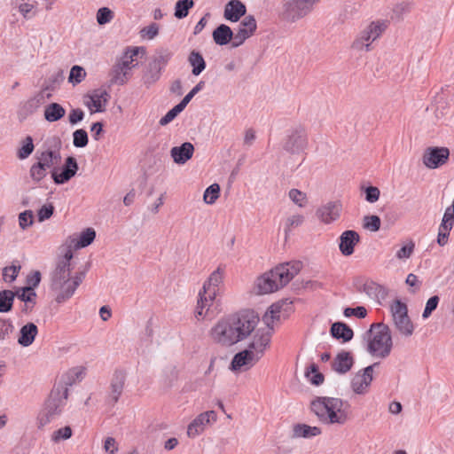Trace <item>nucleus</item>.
Listing matches in <instances>:
<instances>
[{
  "label": "nucleus",
  "instance_id": "obj_1",
  "mask_svg": "<svg viewBox=\"0 0 454 454\" xmlns=\"http://www.w3.org/2000/svg\"><path fill=\"white\" fill-rule=\"evenodd\" d=\"M259 323L258 315L252 309H244L231 315L212 327L213 340L223 347H231L247 339Z\"/></svg>",
  "mask_w": 454,
  "mask_h": 454
},
{
  "label": "nucleus",
  "instance_id": "obj_2",
  "mask_svg": "<svg viewBox=\"0 0 454 454\" xmlns=\"http://www.w3.org/2000/svg\"><path fill=\"white\" fill-rule=\"evenodd\" d=\"M349 403L337 397L317 396L310 403V411L325 425H344L348 420Z\"/></svg>",
  "mask_w": 454,
  "mask_h": 454
},
{
  "label": "nucleus",
  "instance_id": "obj_3",
  "mask_svg": "<svg viewBox=\"0 0 454 454\" xmlns=\"http://www.w3.org/2000/svg\"><path fill=\"white\" fill-rule=\"evenodd\" d=\"M301 269V262L280 263L256 280L258 294L276 292L286 286Z\"/></svg>",
  "mask_w": 454,
  "mask_h": 454
},
{
  "label": "nucleus",
  "instance_id": "obj_4",
  "mask_svg": "<svg viewBox=\"0 0 454 454\" xmlns=\"http://www.w3.org/2000/svg\"><path fill=\"white\" fill-rule=\"evenodd\" d=\"M367 339V351L375 356L386 358L389 356L393 342L389 327L383 323H374L364 334Z\"/></svg>",
  "mask_w": 454,
  "mask_h": 454
},
{
  "label": "nucleus",
  "instance_id": "obj_5",
  "mask_svg": "<svg viewBox=\"0 0 454 454\" xmlns=\"http://www.w3.org/2000/svg\"><path fill=\"white\" fill-rule=\"evenodd\" d=\"M172 56L173 52L168 48H160L155 51L143 71L142 81L146 88H150L160 80L162 71Z\"/></svg>",
  "mask_w": 454,
  "mask_h": 454
},
{
  "label": "nucleus",
  "instance_id": "obj_6",
  "mask_svg": "<svg viewBox=\"0 0 454 454\" xmlns=\"http://www.w3.org/2000/svg\"><path fill=\"white\" fill-rule=\"evenodd\" d=\"M67 396L62 395L58 388L51 389L48 398L37 416L38 427L42 428L56 420L62 413Z\"/></svg>",
  "mask_w": 454,
  "mask_h": 454
},
{
  "label": "nucleus",
  "instance_id": "obj_7",
  "mask_svg": "<svg viewBox=\"0 0 454 454\" xmlns=\"http://www.w3.org/2000/svg\"><path fill=\"white\" fill-rule=\"evenodd\" d=\"M44 146L45 149L36 151L35 158L47 170L52 169L61 161V140L59 137H52L44 143Z\"/></svg>",
  "mask_w": 454,
  "mask_h": 454
},
{
  "label": "nucleus",
  "instance_id": "obj_8",
  "mask_svg": "<svg viewBox=\"0 0 454 454\" xmlns=\"http://www.w3.org/2000/svg\"><path fill=\"white\" fill-rule=\"evenodd\" d=\"M319 0H285L283 4V18L294 22L308 15L313 5Z\"/></svg>",
  "mask_w": 454,
  "mask_h": 454
},
{
  "label": "nucleus",
  "instance_id": "obj_9",
  "mask_svg": "<svg viewBox=\"0 0 454 454\" xmlns=\"http://www.w3.org/2000/svg\"><path fill=\"white\" fill-rule=\"evenodd\" d=\"M308 145L307 132L302 127H297L291 130L284 140L283 149L291 154H300Z\"/></svg>",
  "mask_w": 454,
  "mask_h": 454
},
{
  "label": "nucleus",
  "instance_id": "obj_10",
  "mask_svg": "<svg viewBox=\"0 0 454 454\" xmlns=\"http://www.w3.org/2000/svg\"><path fill=\"white\" fill-rule=\"evenodd\" d=\"M79 166L77 160L73 156L66 158L64 164L61 168L58 165L50 170L53 182L59 185L67 183L71 180L77 173Z\"/></svg>",
  "mask_w": 454,
  "mask_h": 454
},
{
  "label": "nucleus",
  "instance_id": "obj_11",
  "mask_svg": "<svg viewBox=\"0 0 454 454\" xmlns=\"http://www.w3.org/2000/svg\"><path fill=\"white\" fill-rule=\"evenodd\" d=\"M127 373L122 369H115L110 380L109 393L106 396L105 402L107 405L114 407L119 401L122 394Z\"/></svg>",
  "mask_w": 454,
  "mask_h": 454
},
{
  "label": "nucleus",
  "instance_id": "obj_12",
  "mask_svg": "<svg viewBox=\"0 0 454 454\" xmlns=\"http://www.w3.org/2000/svg\"><path fill=\"white\" fill-rule=\"evenodd\" d=\"M450 158V150L447 147H427L423 153V163L430 168L435 169L444 165Z\"/></svg>",
  "mask_w": 454,
  "mask_h": 454
},
{
  "label": "nucleus",
  "instance_id": "obj_13",
  "mask_svg": "<svg viewBox=\"0 0 454 454\" xmlns=\"http://www.w3.org/2000/svg\"><path fill=\"white\" fill-rule=\"evenodd\" d=\"M70 272L71 268L62 267L57 263L56 268L51 273V288L59 294H63L71 281Z\"/></svg>",
  "mask_w": 454,
  "mask_h": 454
},
{
  "label": "nucleus",
  "instance_id": "obj_14",
  "mask_svg": "<svg viewBox=\"0 0 454 454\" xmlns=\"http://www.w3.org/2000/svg\"><path fill=\"white\" fill-rule=\"evenodd\" d=\"M380 363H374L364 369L359 371L351 380V387L356 394L362 395L372 381V372L374 367Z\"/></svg>",
  "mask_w": 454,
  "mask_h": 454
},
{
  "label": "nucleus",
  "instance_id": "obj_15",
  "mask_svg": "<svg viewBox=\"0 0 454 454\" xmlns=\"http://www.w3.org/2000/svg\"><path fill=\"white\" fill-rule=\"evenodd\" d=\"M259 359L260 356H256L254 351L247 348L234 355L230 364V370L237 372L244 366H253Z\"/></svg>",
  "mask_w": 454,
  "mask_h": 454
},
{
  "label": "nucleus",
  "instance_id": "obj_16",
  "mask_svg": "<svg viewBox=\"0 0 454 454\" xmlns=\"http://www.w3.org/2000/svg\"><path fill=\"white\" fill-rule=\"evenodd\" d=\"M360 236L358 232L353 230L343 231L340 236L339 248L344 256L353 254L355 247L359 243Z\"/></svg>",
  "mask_w": 454,
  "mask_h": 454
},
{
  "label": "nucleus",
  "instance_id": "obj_17",
  "mask_svg": "<svg viewBox=\"0 0 454 454\" xmlns=\"http://www.w3.org/2000/svg\"><path fill=\"white\" fill-rule=\"evenodd\" d=\"M215 420L216 415L214 411L203 412L197 416L188 426L187 434L189 437H196L204 431V427L210 422V419Z\"/></svg>",
  "mask_w": 454,
  "mask_h": 454
},
{
  "label": "nucleus",
  "instance_id": "obj_18",
  "mask_svg": "<svg viewBox=\"0 0 454 454\" xmlns=\"http://www.w3.org/2000/svg\"><path fill=\"white\" fill-rule=\"evenodd\" d=\"M294 311L293 301L287 298L282 299L272 305L268 309V313L270 314V318L272 321L280 320L281 318H286L289 315Z\"/></svg>",
  "mask_w": 454,
  "mask_h": 454
},
{
  "label": "nucleus",
  "instance_id": "obj_19",
  "mask_svg": "<svg viewBox=\"0 0 454 454\" xmlns=\"http://www.w3.org/2000/svg\"><path fill=\"white\" fill-rule=\"evenodd\" d=\"M341 204L338 201H330L317 210V216L328 224L340 217Z\"/></svg>",
  "mask_w": 454,
  "mask_h": 454
},
{
  "label": "nucleus",
  "instance_id": "obj_20",
  "mask_svg": "<svg viewBox=\"0 0 454 454\" xmlns=\"http://www.w3.org/2000/svg\"><path fill=\"white\" fill-rule=\"evenodd\" d=\"M89 267H90V262L87 263V266L85 267V269L83 270L77 271L75 273V275L73 278H71V281L68 284V286L67 287L66 291L63 292V294H57L55 300L58 303H63L74 295L75 290L77 289V287L81 285V283L84 279Z\"/></svg>",
  "mask_w": 454,
  "mask_h": 454
},
{
  "label": "nucleus",
  "instance_id": "obj_21",
  "mask_svg": "<svg viewBox=\"0 0 454 454\" xmlns=\"http://www.w3.org/2000/svg\"><path fill=\"white\" fill-rule=\"evenodd\" d=\"M82 375V371L81 369L73 368L61 376L59 380L54 384L53 388H58L62 395L68 397V387L80 380Z\"/></svg>",
  "mask_w": 454,
  "mask_h": 454
},
{
  "label": "nucleus",
  "instance_id": "obj_22",
  "mask_svg": "<svg viewBox=\"0 0 454 454\" xmlns=\"http://www.w3.org/2000/svg\"><path fill=\"white\" fill-rule=\"evenodd\" d=\"M194 146L191 142H184L179 146H174L170 150V156L175 163L182 165L192 159Z\"/></svg>",
  "mask_w": 454,
  "mask_h": 454
},
{
  "label": "nucleus",
  "instance_id": "obj_23",
  "mask_svg": "<svg viewBox=\"0 0 454 454\" xmlns=\"http://www.w3.org/2000/svg\"><path fill=\"white\" fill-rule=\"evenodd\" d=\"M354 364V358L349 351L341 350L332 362V368L340 374L349 372Z\"/></svg>",
  "mask_w": 454,
  "mask_h": 454
},
{
  "label": "nucleus",
  "instance_id": "obj_24",
  "mask_svg": "<svg viewBox=\"0 0 454 454\" xmlns=\"http://www.w3.org/2000/svg\"><path fill=\"white\" fill-rule=\"evenodd\" d=\"M247 12L246 5L239 0H231L224 8L223 17L231 22L239 21Z\"/></svg>",
  "mask_w": 454,
  "mask_h": 454
},
{
  "label": "nucleus",
  "instance_id": "obj_25",
  "mask_svg": "<svg viewBox=\"0 0 454 454\" xmlns=\"http://www.w3.org/2000/svg\"><path fill=\"white\" fill-rule=\"evenodd\" d=\"M356 286L359 293H365L372 299H385L388 294L387 288L372 280Z\"/></svg>",
  "mask_w": 454,
  "mask_h": 454
},
{
  "label": "nucleus",
  "instance_id": "obj_26",
  "mask_svg": "<svg viewBox=\"0 0 454 454\" xmlns=\"http://www.w3.org/2000/svg\"><path fill=\"white\" fill-rule=\"evenodd\" d=\"M212 37L215 44L223 46L228 43L232 44L234 31L226 24H220L212 33Z\"/></svg>",
  "mask_w": 454,
  "mask_h": 454
},
{
  "label": "nucleus",
  "instance_id": "obj_27",
  "mask_svg": "<svg viewBox=\"0 0 454 454\" xmlns=\"http://www.w3.org/2000/svg\"><path fill=\"white\" fill-rule=\"evenodd\" d=\"M330 334L333 339L341 340L342 342H348L354 337V332L351 327L340 321L332 324Z\"/></svg>",
  "mask_w": 454,
  "mask_h": 454
},
{
  "label": "nucleus",
  "instance_id": "obj_28",
  "mask_svg": "<svg viewBox=\"0 0 454 454\" xmlns=\"http://www.w3.org/2000/svg\"><path fill=\"white\" fill-rule=\"evenodd\" d=\"M271 334L270 332L259 333L257 332L253 340L248 344V348L254 352L256 356H262L264 350L269 347Z\"/></svg>",
  "mask_w": 454,
  "mask_h": 454
},
{
  "label": "nucleus",
  "instance_id": "obj_29",
  "mask_svg": "<svg viewBox=\"0 0 454 454\" xmlns=\"http://www.w3.org/2000/svg\"><path fill=\"white\" fill-rule=\"evenodd\" d=\"M223 270L219 266L215 271H213L208 279L203 285V292L208 293L209 300L212 301L215 294L216 291L215 287H217L223 281Z\"/></svg>",
  "mask_w": 454,
  "mask_h": 454
},
{
  "label": "nucleus",
  "instance_id": "obj_30",
  "mask_svg": "<svg viewBox=\"0 0 454 454\" xmlns=\"http://www.w3.org/2000/svg\"><path fill=\"white\" fill-rule=\"evenodd\" d=\"M37 333L36 325L32 322L27 323L20 330L18 343L22 347H28L34 342Z\"/></svg>",
  "mask_w": 454,
  "mask_h": 454
},
{
  "label": "nucleus",
  "instance_id": "obj_31",
  "mask_svg": "<svg viewBox=\"0 0 454 454\" xmlns=\"http://www.w3.org/2000/svg\"><path fill=\"white\" fill-rule=\"evenodd\" d=\"M64 80V71L62 69H59L44 80L42 88H43V90H47L52 94V92L60 88Z\"/></svg>",
  "mask_w": 454,
  "mask_h": 454
},
{
  "label": "nucleus",
  "instance_id": "obj_32",
  "mask_svg": "<svg viewBox=\"0 0 454 454\" xmlns=\"http://www.w3.org/2000/svg\"><path fill=\"white\" fill-rule=\"evenodd\" d=\"M66 114V109L59 103L52 102L44 108L43 116L49 122L61 120Z\"/></svg>",
  "mask_w": 454,
  "mask_h": 454
},
{
  "label": "nucleus",
  "instance_id": "obj_33",
  "mask_svg": "<svg viewBox=\"0 0 454 454\" xmlns=\"http://www.w3.org/2000/svg\"><path fill=\"white\" fill-rule=\"evenodd\" d=\"M96 238V231L93 228L84 229L77 239H72L71 243L74 249H80L90 246Z\"/></svg>",
  "mask_w": 454,
  "mask_h": 454
},
{
  "label": "nucleus",
  "instance_id": "obj_34",
  "mask_svg": "<svg viewBox=\"0 0 454 454\" xmlns=\"http://www.w3.org/2000/svg\"><path fill=\"white\" fill-rule=\"evenodd\" d=\"M321 429L318 427H311L306 424H296L293 427V438H310L319 435Z\"/></svg>",
  "mask_w": 454,
  "mask_h": 454
},
{
  "label": "nucleus",
  "instance_id": "obj_35",
  "mask_svg": "<svg viewBox=\"0 0 454 454\" xmlns=\"http://www.w3.org/2000/svg\"><path fill=\"white\" fill-rule=\"evenodd\" d=\"M188 62L192 66V74L195 76L200 75L206 68L207 64L200 51H192L189 57Z\"/></svg>",
  "mask_w": 454,
  "mask_h": 454
},
{
  "label": "nucleus",
  "instance_id": "obj_36",
  "mask_svg": "<svg viewBox=\"0 0 454 454\" xmlns=\"http://www.w3.org/2000/svg\"><path fill=\"white\" fill-rule=\"evenodd\" d=\"M129 74L116 62L110 72V84L123 85L129 80Z\"/></svg>",
  "mask_w": 454,
  "mask_h": 454
},
{
  "label": "nucleus",
  "instance_id": "obj_37",
  "mask_svg": "<svg viewBox=\"0 0 454 454\" xmlns=\"http://www.w3.org/2000/svg\"><path fill=\"white\" fill-rule=\"evenodd\" d=\"M305 377L314 386H320L324 380L325 376L319 372L317 364L311 363L305 371Z\"/></svg>",
  "mask_w": 454,
  "mask_h": 454
},
{
  "label": "nucleus",
  "instance_id": "obj_38",
  "mask_svg": "<svg viewBox=\"0 0 454 454\" xmlns=\"http://www.w3.org/2000/svg\"><path fill=\"white\" fill-rule=\"evenodd\" d=\"M35 150L34 140L31 136H27L20 141V146L17 150V158L25 160L28 158Z\"/></svg>",
  "mask_w": 454,
  "mask_h": 454
},
{
  "label": "nucleus",
  "instance_id": "obj_39",
  "mask_svg": "<svg viewBox=\"0 0 454 454\" xmlns=\"http://www.w3.org/2000/svg\"><path fill=\"white\" fill-rule=\"evenodd\" d=\"M36 4H37V3L35 1L34 2V4L19 3L18 0H13L11 3V5L13 8H18L20 14L26 20H29V19L33 18L34 16H35L36 11L35 9Z\"/></svg>",
  "mask_w": 454,
  "mask_h": 454
},
{
  "label": "nucleus",
  "instance_id": "obj_40",
  "mask_svg": "<svg viewBox=\"0 0 454 454\" xmlns=\"http://www.w3.org/2000/svg\"><path fill=\"white\" fill-rule=\"evenodd\" d=\"M15 294L12 290L0 291V312L7 313L12 310Z\"/></svg>",
  "mask_w": 454,
  "mask_h": 454
},
{
  "label": "nucleus",
  "instance_id": "obj_41",
  "mask_svg": "<svg viewBox=\"0 0 454 454\" xmlns=\"http://www.w3.org/2000/svg\"><path fill=\"white\" fill-rule=\"evenodd\" d=\"M193 6V0H178L175 5L174 16L178 20L184 19L188 16L190 10Z\"/></svg>",
  "mask_w": 454,
  "mask_h": 454
},
{
  "label": "nucleus",
  "instance_id": "obj_42",
  "mask_svg": "<svg viewBox=\"0 0 454 454\" xmlns=\"http://www.w3.org/2000/svg\"><path fill=\"white\" fill-rule=\"evenodd\" d=\"M15 297L24 301L27 308L32 309L35 304V291L26 290L25 287H19L15 292Z\"/></svg>",
  "mask_w": 454,
  "mask_h": 454
},
{
  "label": "nucleus",
  "instance_id": "obj_43",
  "mask_svg": "<svg viewBox=\"0 0 454 454\" xmlns=\"http://www.w3.org/2000/svg\"><path fill=\"white\" fill-rule=\"evenodd\" d=\"M372 33V31L369 30L368 27L362 31L360 36L354 41L352 47L356 50H363L365 48L366 51H369L370 42H373V35Z\"/></svg>",
  "mask_w": 454,
  "mask_h": 454
},
{
  "label": "nucleus",
  "instance_id": "obj_44",
  "mask_svg": "<svg viewBox=\"0 0 454 454\" xmlns=\"http://www.w3.org/2000/svg\"><path fill=\"white\" fill-rule=\"evenodd\" d=\"M21 269L18 261H14L11 266H6L3 269V280L7 283H12L16 280L19 272Z\"/></svg>",
  "mask_w": 454,
  "mask_h": 454
},
{
  "label": "nucleus",
  "instance_id": "obj_45",
  "mask_svg": "<svg viewBox=\"0 0 454 454\" xmlns=\"http://www.w3.org/2000/svg\"><path fill=\"white\" fill-rule=\"evenodd\" d=\"M394 322L396 328L402 334L405 336H411L412 334L414 327L409 316H404L403 317L398 318Z\"/></svg>",
  "mask_w": 454,
  "mask_h": 454
},
{
  "label": "nucleus",
  "instance_id": "obj_46",
  "mask_svg": "<svg viewBox=\"0 0 454 454\" xmlns=\"http://www.w3.org/2000/svg\"><path fill=\"white\" fill-rule=\"evenodd\" d=\"M86 77L85 69L78 65H74L71 67L68 82L72 83L74 86L81 83Z\"/></svg>",
  "mask_w": 454,
  "mask_h": 454
},
{
  "label": "nucleus",
  "instance_id": "obj_47",
  "mask_svg": "<svg viewBox=\"0 0 454 454\" xmlns=\"http://www.w3.org/2000/svg\"><path fill=\"white\" fill-rule=\"evenodd\" d=\"M393 320L408 316L407 305L401 301L399 299H395L390 306Z\"/></svg>",
  "mask_w": 454,
  "mask_h": 454
},
{
  "label": "nucleus",
  "instance_id": "obj_48",
  "mask_svg": "<svg viewBox=\"0 0 454 454\" xmlns=\"http://www.w3.org/2000/svg\"><path fill=\"white\" fill-rule=\"evenodd\" d=\"M186 106L180 101L173 108L168 110L167 114L160 118L159 123L161 126H166L171 122L181 112L184 110Z\"/></svg>",
  "mask_w": 454,
  "mask_h": 454
},
{
  "label": "nucleus",
  "instance_id": "obj_49",
  "mask_svg": "<svg viewBox=\"0 0 454 454\" xmlns=\"http://www.w3.org/2000/svg\"><path fill=\"white\" fill-rule=\"evenodd\" d=\"M220 185L218 184H213L209 185L204 192L203 200L206 204L212 205L219 198L220 195Z\"/></svg>",
  "mask_w": 454,
  "mask_h": 454
},
{
  "label": "nucleus",
  "instance_id": "obj_50",
  "mask_svg": "<svg viewBox=\"0 0 454 454\" xmlns=\"http://www.w3.org/2000/svg\"><path fill=\"white\" fill-rule=\"evenodd\" d=\"M47 169L36 161L30 167L29 176L35 184H39L47 176Z\"/></svg>",
  "mask_w": 454,
  "mask_h": 454
},
{
  "label": "nucleus",
  "instance_id": "obj_51",
  "mask_svg": "<svg viewBox=\"0 0 454 454\" xmlns=\"http://www.w3.org/2000/svg\"><path fill=\"white\" fill-rule=\"evenodd\" d=\"M86 98H90V101L85 102V105L89 108H91L93 106L95 108L94 112L97 113H103L106 111L104 102L98 97L95 90L91 94L86 95Z\"/></svg>",
  "mask_w": 454,
  "mask_h": 454
},
{
  "label": "nucleus",
  "instance_id": "obj_52",
  "mask_svg": "<svg viewBox=\"0 0 454 454\" xmlns=\"http://www.w3.org/2000/svg\"><path fill=\"white\" fill-rule=\"evenodd\" d=\"M89 143L88 133L83 129H79L73 133V145L77 148H83Z\"/></svg>",
  "mask_w": 454,
  "mask_h": 454
},
{
  "label": "nucleus",
  "instance_id": "obj_53",
  "mask_svg": "<svg viewBox=\"0 0 454 454\" xmlns=\"http://www.w3.org/2000/svg\"><path fill=\"white\" fill-rule=\"evenodd\" d=\"M34 213L27 209L19 214V225L21 230H27L34 224Z\"/></svg>",
  "mask_w": 454,
  "mask_h": 454
},
{
  "label": "nucleus",
  "instance_id": "obj_54",
  "mask_svg": "<svg viewBox=\"0 0 454 454\" xmlns=\"http://www.w3.org/2000/svg\"><path fill=\"white\" fill-rule=\"evenodd\" d=\"M380 218L376 215H365L363 220L364 229L378 231L380 229Z\"/></svg>",
  "mask_w": 454,
  "mask_h": 454
},
{
  "label": "nucleus",
  "instance_id": "obj_55",
  "mask_svg": "<svg viewBox=\"0 0 454 454\" xmlns=\"http://www.w3.org/2000/svg\"><path fill=\"white\" fill-rule=\"evenodd\" d=\"M39 106L36 105V102H35L33 98H30L22 104L19 111V115L26 118L27 116L31 115L36 112Z\"/></svg>",
  "mask_w": 454,
  "mask_h": 454
},
{
  "label": "nucleus",
  "instance_id": "obj_56",
  "mask_svg": "<svg viewBox=\"0 0 454 454\" xmlns=\"http://www.w3.org/2000/svg\"><path fill=\"white\" fill-rule=\"evenodd\" d=\"M114 12L108 7H101L97 12V22L99 25H105L109 23L114 19Z\"/></svg>",
  "mask_w": 454,
  "mask_h": 454
},
{
  "label": "nucleus",
  "instance_id": "obj_57",
  "mask_svg": "<svg viewBox=\"0 0 454 454\" xmlns=\"http://www.w3.org/2000/svg\"><path fill=\"white\" fill-rule=\"evenodd\" d=\"M234 37L232 39L231 48H238L241 46L245 41L250 38L254 34H250L245 29L237 28L235 29Z\"/></svg>",
  "mask_w": 454,
  "mask_h": 454
},
{
  "label": "nucleus",
  "instance_id": "obj_58",
  "mask_svg": "<svg viewBox=\"0 0 454 454\" xmlns=\"http://www.w3.org/2000/svg\"><path fill=\"white\" fill-rule=\"evenodd\" d=\"M238 28L245 29L250 34H254L257 28V22L255 18L253 15L246 16L239 23Z\"/></svg>",
  "mask_w": 454,
  "mask_h": 454
},
{
  "label": "nucleus",
  "instance_id": "obj_59",
  "mask_svg": "<svg viewBox=\"0 0 454 454\" xmlns=\"http://www.w3.org/2000/svg\"><path fill=\"white\" fill-rule=\"evenodd\" d=\"M439 301L440 298L438 295H433L427 300L422 314V317L424 319L428 318L432 315V313L436 309Z\"/></svg>",
  "mask_w": 454,
  "mask_h": 454
},
{
  "label": "nucleus",
  "instance_id": "obj_60",
  "mask_svg": "<svg viewBox=\"0 0 454 454\" xmlns=\"http://www.w3.org/2000/svg\"><path fill=\"white\" fill-rule=\"evenodd\" d=\"M54 210L55 207L51 203L42 206L37 211L38 222L43 223L50 219L53 215Z\"/></svg>",
  "mask_w": 454,
  "mask_h": 454
},
{
  "label": "nucleus",
  "instance_id": "obj_61",
  "mask_svg": "<svg viewBox=\"0 0 454 454\" xmlns=\"http://www.w3.org/2000/svg\"><path fill=\"white\" fill-rule=\"evenodd\" d=\"M73 434L72 428L69 426H66L53 432L51 435V440L55 442H59L60 440H67L71 438Z\"/></svg>",
  "mask_w": 454,
  "mask_h": 454
},
{
  "label": "nucleus",
  "instance_id": "obj_62",
  "mask_svg": "<svg viewBox=\"0 0 454 454\" xmlns=\"http://www.w3.org/2000/svg\"><path fill=\"white\" fill-rule=\"evenodd\" d=\"M343 315L346 317L354 316L357 318H364L367 316V309L364 306H357L356 308L347 307L343 310Z\"/></svg>",
  "mask_w": 454,
  "mask_h": 454
},
{
  "label": "nucleus",
  "instance_id": "obj_63",
  "mask_svg": "<svg viewBox=\"0 0 454 454\" xmlns=\"http://www.w3.org/2000/svg\"><path fill=\"white\" fill-rule=\"evenodd\" d=\"M26 282L27 286H24L25 289L28 291H35V288H36L41 282L40 271L35 270L33 273L27 275Z\"/></svg>",
  "mask_w": 454,
  "mask_h": 454
},
{
  "label": "nucleus",
  "instance_id": "obj_64",
  "mask_svg": "<svg viewBox=\"0 0 454 454\" xmlns=\"http://www.w3.org/2000/svg\"><path fill=\"white\" fill-rule=\"evenodd\" d=\"M159 34V25L157 23H151L149 26L143 27L140 30L141 37H147L153 39Z\"/></svg>",
  "mask_w": 454,
  "mask_h": 454
}]
</instances>
